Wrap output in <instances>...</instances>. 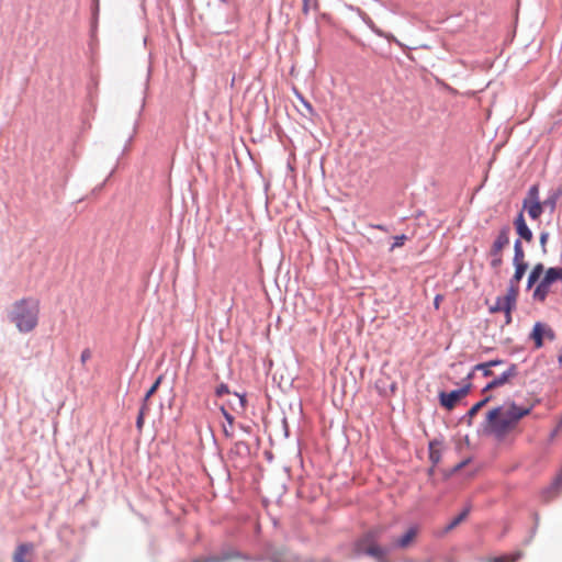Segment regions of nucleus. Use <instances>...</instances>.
<instances>
[{
    "label": "nucleus",
    "instance_id": "nucleus-28",
    "mask_svg": "<svg viewBox=\"0 0 562 562\" xmlns=\"http://www.w3.org/2000/svg\"><path fill=\"white\" fill-rule=\"evenodd\" d=\"M226 560V557H210L204 559L205 562H225Z\"/></svg>",
    "mask_w": 562,
    "mask_h": 562
},
{
    "label": "nucleus",
    "instance_id": "nucleus-5",
    "mask_svg": "<svg viewBox=\"0 0 562 562\" xmlns=\"http://www.w3.org/2000/svg\"><path fill=\"white\" fill-rule=\"evenodd\" d=\"M518 294L515 293L514 289H507L504 296H497L495 303L490 306L491 313L504 312L505 324L512 323V312L516 307Z\"/></svg>",
    "mask_w": 562,
    "mask_h": 562
},
{
    "label": "nucleus",
    "instance_id": "nucleus-21",
    "mask_svg": "<svg viewBox=\"0 0 562 562\" xmlns=\"http://www.w3.org/2000/svg\"><path fill=\"white\" fill-rule=\"evenodd\" d=\"M148 411H149L148 403H143V405L139 409L137 419H136V427H137L138 431H142V429L144 427L145 415Z\"/></svg>",
    "mask_w": 562,
    "mask_h": 562
},
{
    "label": "nucleus",
    "instance_id": "nucleus-15",
    "mask_svg": "<svg viewBox=\"0 0 562 562\" xmlns=\"http://www.w3.org/2000/svg\"><path fill=\"white\" fill-rule=\"evenodd\" d=\"M502 360H492L485 363H479L474 367L473 371H482L484 376H493V371L491 370V367L502 364Z\"/></svg>",
    "mask_w": 562,
    "mask_h": 562
},
{
    "label": "nucleus",
    "instance_id": "nucleus-20",
    "mask_svg": "<svg viewBox=\"0 0 562 562\" xmlns=\"http://www.w3.org/2000/svg\"><path fill=\"white\" fill-rule=\"evenodd\" d=\"M221 411L227 422V426L223 427L224 434L227 437H232L233 436V427H234V417L224 407H222Z\"/></svg>",
    "mask_w": 562,
    "mask_h": 562
},
{
    "label": "nucleus",
    "instance_id": "nucleus-31",
    "mask_svg": "<svg viewBox=\"0 0 562 562\" xmlns=\"http://www.w3.org/2000/svg\"><path fill=\"white\" fill-rule=\"evenodd\" d=\"M193 562H205L204 559H195Z\"/></svg>",
    "mask_w": 562,
    "mask_h": 562
},
{
    "label": "nucleus",
    "instance_id": "nucleus-12",
    "mask_svg": "<svg viewBox=\"0 0 562 562\" xmlns=\"http://www.w3.org/2000/svg\"><path fill=\"white\" fill-rule=\"evenodd\" d=\"M513 265L515 267V272H514L513 277L509 280V285H508L507 289H514L515 293L518 294V292H519V282L521 281V279L524 278V276H525V273L527 271L528 263L527 262H520V263H513Z\"/></svg>",
    "mask_w": 562,
    "mask_h": 562
},
{
    "label": "nucleus",
    "instance_id": "nucleus-7",
    "mask_svg": "<svg viewBox=\"0 0 562 562\" xmlns=\"http://www.w3.org/2000/svg\"><path fill=\"white\" fill-rule=\"evenodd\" d=\"M471 384H467L459 390H453L449 393L447 392H440L439 393V402L442 407H445L448 411H451L456 407L457 403L468 395L470 392Z\"/></svg>",
    "mask_w": 562,
    "mask_h": 562
},
{
    "label": "nucleus",
    "instance_id": "nucleus-23",
    "mask_svg": "<svg viewBox=\"0 0 562 562\" xmlns=\"http://www.w3.org/2000/svg\"><path fill=\"white\" fill-rule=\"evenodd\" d=\"M441 458L440 450L438 449L437 445L434 442L429 443V459L432 462V464L439 463Z\"/></svg>",
    "mask_w": 562,
    "mask_h": 562
},
{
    "label": "nucleus",
    "instance_id": "nucleus-16",
    "mask_svg": "<svg viewBox=\"0 0 562 562\" xmlns=\"http://www.w3.org/2000/svg\"><path fill=\"white\" fill-rule=\"evenodd\" d=\"M524 555L522 551H516L513 554L488 558L486 562H517Z\"/></svg>",
    "mask_w": 562,
    "mask_h": 562
},
{
    "label": "nucleus",
    "instance_id": "nucleus-29",
    "mask_svg": "<svg viewBox=\"0 0 562 562\" xmlns=\"http://www.w3.org/2000/svg\"><path fill=\"white\" fill-rule=\"evenodd\" d=\"M226 393H228V387L226 384H221L220 386H217L216 395L222 396L223 394H226Z\"/></svg>",
    "mask_w": 562,
    "mask_h": 562
},
{
    "label": "nucleus",
    "instance_id": "nucleus-18",
    "mask_svg": "<svg viewBox=\"0 0 562 562\" xmlns=\"http://www.w3.org/2000/svg\"><path fill=\"white\" fill-rule=\"evenodd\" d=\"M526 262L525 250L520 239H516L514 244V258L513 263Z\"/></svg>",
    "mask_w": 562,
    "mask_h": 562
},
{
    "label": "nucleus",
    "instance_id": "nucleus-26",
    "mask_svg": "<svg viewBox=\"0 0 562 562\" xmlns=\"http://www.w3.org/2000/svg\"><path fill=\"white\" fill-rule=\"evenodd\" d=\"M92 351L89 348H86L81 351L80 355V362L82 366H86V363L91 359Z\"/></svg>",
    "mask_w": 562,
    "mask_h": 562
},
{
    "label": "nucleus",
    "instance_id": "nucleus-4",
    "mask_svg": "<svg viewBox=\"0 0 562 562\" xmlns=\"http://www.w3.org/2000/svg\"><path fill=\"white\" fill-rule=\"evenodd\" d=\"M40 312L41 306L37 299L23 297L11 305L8 318L20 333L27 334L37 327Z\"/></svg>",
    "mask_w": 562,
    "mask_h": 562
},
{
    "label": "nucleus",
    "instance_id": "nucleus-30",
    "mask_svg": "<svg viewBox=\"0 0 562 562\" xmlns=\"http://www.w3.org/2000/svg\"><path fill=\"white\" fill-rule=\"evenodd\" d=\"M310 1H311V0H303V11H304L305 13H307V12H308V9H310Z\"/></svg>",
    "mask_w": 562,
    "mask_h": 562
},
{
    "label": "nucleus",
    "instance_id": "nucleus-24",
    "mask_svg": "<svg viewBox=\"0 0 562 562\" xmlns=\"http://www.w3.org/2000/svg\"><path fill=\"white\" fill-rule=\"evenodd\" d=\"M162 376H158L155 383L150 386V389L146 392L144 397V403H147L148 400L155 394L161 383Z\"/></svg>",
    "mask_w": 562,
    "mask_h": 562
},
{
    "label": "nucleus",
    "instance_id": "nucleus-11",
    "mask_svg": "<svg viewBox=\"0 0 562 562\" xmlns=\"http://www.w3.org/2000/svg\"><path fill=\"white\" fill-rule=\"evenodd\" d=\"M514 225L517 234L521 239L526 240L527 243L532 241L533 234L525 221L522 211L518 213L517 217L514 221Z\"/></svg>",
    "mask_w": 562,
    "mask_h": 562
},
{
    "label": "nucleus",
    "instance_id": "nucleus-13",
    "mask_svg": "<svg viewBox=\"0 0 562 562\" xmlns=\"http://www.w3.org/2000/svg\"><path fill=\"white\" fill-rule=\"evenodd\" d=\"M296 97L299 100V104H296V110L302 116L312 117L315 114V111L312 104L303 98L302 94L296 92Z\"/></svg>",
    "mask_w": 562,
    "mask_h": 562
},
{
    "label": "nucleus",
    "instance_id": "nucleus-32",
    "mask_svg": "<svg viewBox=\"0 0 562 562\" xmlns=\"http://www.w3.org/2000/svg\"><path fill=\"white\" fill-rule=\"evenodd\" d=\"M435 303L438 306V303H439V297L438 296L436 297Z\"/></svg>",
    "mask_w": 562,
    "mask_h": 562
},
{
    "label": "nucleus",
    "instance_id": "nucleus-9",
    "mask_svg": "<svg viewBox=\"0 0 562 562\" xmlns=\"http://www.w3.org/2000/svg\"><path fill=\"white\" fill-rule=\"evenodd\" d=\"M544 337L552 340L554 338L553 330L542 323H536L532 328L531 338L533 339L537 348H541L543 346Z\"/></svg>",
    "mask_w": 562,
    "mask_h": 562
},
{
    "label": "nucleus",
    "instance_id": "nucleus-10",
    "mask_svg": "<svg viewBox=\"0 0 562 562\" xmlns=\"http://www.w3.org/2000/svg\"><path fill=\"white\" fill-rule=\"evenodd\" d=\"M509 233L510 228L508 226H503L493 241L490 251L503 254V250L509 245Z\"/></svg>",
    "mask_w": 562,
    "mask_h": 562
},
{
    "label": "nucleus",
    "instance_id": "nucleus-22",
    "mask_svg": "<svg viewBox=\"0 0 562 562\" xmlns=\"http://www.w3.org/2000/svg\"><path fill=\"white\" fill-rule=\"evenodd\" d=\"M488 257L491 258V267L494 270H498L503 265V254L488 251Z\"/></svg>",
    "mask_w": 562,
    "mask_h": 562
},
{
    "label": "nucleus",
    "instance_id": "nucleus-8",
    "mask_svg": "<svg viewBox=\"0 0 562 562\" xmlns=\"http://www.w3.org/2000/svg\"><path fill=\"white\" fill-rule=\"evenodd\" d=\"M518 374L517 366L512 364L509 368L504 371L499 376L494 378L491 382H488L482 390L483 394H486L488 391L503 386L509 383Z\"/></svg>",
    "mask_w": 562,
    "mask_h": 562
},
{
    "label": "nucleus",
    "instance_id": "nucleus-17",
    "mask_svg": "<svg viewBox=\"0 0 562 562\" xmlns=\"http://www.w3.org/2000/svg\"><path fill=\"white\" fill-rule=\"evenodd\" d=\"M471 508L470 506L465 507L457 517H454L445 528V530L451 531L454 529L458 525H460L465 518L468 517Z\"/></svg>",
    "mask_w": 562,
    "mask_h": 562
},
{
    "label": "nucleus",
    "instance_id": "nucleus-25",
    "mask_svg": "<svg viewBox=\"0 0 562 562\" xmlns=\"http://www.w3.org/2000/svg\"><path fill=\"white\" fill-rule=\"evenodd\" d=\"M548 239H549V233L548 232H542L540 234L539 241H540L541 250H542L543 254H547V243H548Z\"/></svg>",
    "mask_w": 562,
    "mask_h": 562
},
{
    "label": "nucleus",
    "instance_id": "nucleus-19",
    "mask_svg": "<svg viewBox=\"0 0 562 562\" xmlns=\"http://www.w3.org/2000/svg\"><path fill=\"white\" fill-rule=\"evenodd\" d=\"M492 396L491 395H486L483 400H481L480 402H477L476 404H474L468 412V417H469V424H471V419L477 414V412L483 407L485 406L490 401H491Z\"/></svg>",
    "mask_w": 562,
    "mask_h": 562
},
{
    "label": "nucleus",
    "instance_id": "nucleus-3",
    "mask_svg": "<svg viewBox=\"0 0 562 562\" xmlns=\"http://www.w3.org/2000/svg\"><path fill=\"white\" fill-rule=\"evenodd\" d=\"M562 283V267L544 268L543 263H536L529 272L527 289H533L532 299L543 303L550 293L553 292L555 283Z\"/></svg>",
    "mask_w": 562,
    "mask_h": 562
},
{
    "label": "nucleus",
    "instance_id": "nucleus-33",
    "mask_svg": "<svg viewBox=\"0 0 562 562\" xmlns=\"http://www.w3.org/2000/svg\"><path fill=\"white\" fill-rule=\"evenodd\" d=\"M559 360L562 362V355H560Z\"/></svg>",
    "mask_w": 562,
    "mask_h": 562
},
{
    "label": "nucleus",
    "instance_id": "nucleus-6",
    "mask_svg": "<svg viewBox=\"0 0 562 562\" xmlns=\"http://www.w3.org/2000/svg\"><path fill=\"white\" fill-rule=\"evenodd\" d=\"M522 209L528 212L532 220H538L541 216L543 206L539 201V189L537 186H532L529 189L528 195L524 200Z\"/></svg>",
    "mask_w": 562,
    "mask_h": 562
},
{
    "label": "nucleus",
    "instance_id": "nucleus-27",
    "mask_svg": "<svg viewBox=\"0 0 562 562\" xmlns=\"http://www.w3.org/2000/svg\"><path fill=\"white\" fill-rule=\"evenodd\" d=\"M406 239H407V237L405 235L395 236L394 237V243H393V245L391 247V250H393L395 248H398V247H402Z\"/></svg>",
    "mask_w": 562,
    "mask_h": 562
},
{
    "label": "nucleus",
    "instance_id": "nucleus-14",
    "mask_svg": "<svg viewBox=\"0 0 562 562\" xmlns=\"http://www.w3.org/2000/svg\"><path fill=\"white\" fill-rule=\"evenodd\" d=\"M34 546L32 543H21L13 553V562H25V555L32 552Z\"/></svg>",
    "mask_w": 562,
    "mask_h": 562
},
{
    "label": "nucleus",
    "instance_id": "nucleus-1",
    "mask_svg": "<svg viewBox=\"0 0 562 562\" xmlns=\"http://www.w3.org/2000/svg\"><path fill=\"white\" fill-rule=\"evenodd\" d=\"M385 528L382 526L374 527L368 530L356 542L355 550L358 554H367L374 558L378 562H390L387 554L391 549L405 550L411 548L419 535V527L417 525L411 526L403 536L394 538L391 541L390 548L381 547L378 541L384 532Z\"/></svg>",
    "mask_w": 562,
    "mask_h": 562
},
{
    "label": "nucleus",
    "instance_id": "nucleus-2",
    "mask_svg": "<svg viewBox=\"0 0 562 562\" xmlns=\"http://www.w3.org/2000/svg\"><path fill=\"white\" fill-rule=\"evenodd\" d=\"M530 412V407H520L514 402H507L487 412L484 430L502 440L514 431L520 419L529 415Z\"/></svg>",
    "mask_w": 562,
    "mask_h": 562
}]
</instances>
